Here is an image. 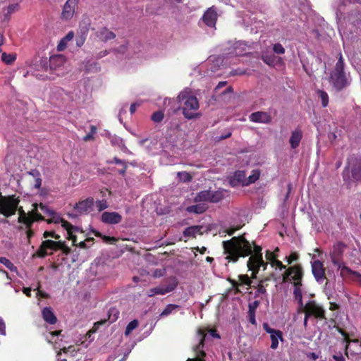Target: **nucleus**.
I'll list each match as a JSON object with an SVG mask.
<instances>
[{"instance_id":"62","label":"nucleus","mask_w":361,"mask_h":361,"mask_svg":"<svg viewBox=\"0 0 361 361\" xmlns=\"http://www.w3.org/2000/svg\"><path fill=\"white\" fill-rule=\"evenodd\" d=\"M74 37V33L73 31H70L63 39V41L68 42L73 39Z\"/></svg>"},{"instance_id":"46","label":"nucleus","mask_w":361,"mask_h":361,"mask_svg":"<svg viewBox=\"0 0 361 361\" xmlns=\"http://www.w3.org/2000/svg\"><path fill=\"white\" fill-rule=\"evenodd\" d=\"M273 51L278 54H283L285 53V49L280 43H276L273 46Z\"/></svg>"},{"instance_id":"59","label":"nucleus","mask_w":361,"mask_h":361,"mask_svg":"<svg viewBox=\"0 0 361 361\" xmlns=\"http://www.w3.org/2000/svg\"><path fill=\"white\" fill-rule=\"evenodd\" d=\"M42 180L41 178V176H37L35 178V184H34V187L35 188H40L41 185H42Z\"/></svg>"},{"instance_id":"14","label":"nucleus","mask_w":361,"mask_h":361,"mask_svg":"<svg viewBox=\"0 0 361 361\" xmlns=\"http://www.w3.org/2000/svg\"><path fill=\"white\" fill-rule=\"evenodd\" d=\"M311 265L312 274L317 282H322L326 279L325 268L320 260H314L311 262Z\"/></svg>"},{"instance_id":"55","label":"nucleus","mask_w":361,"mask_h":361,"mask_svg":"<svg viewBox=\"0 0 361 361\" xmlns=\"http://www.w3.org/2000/svg\"><path fill=\"white\" fill-rule=\"evenodd\" d=\"M26 228V235L27 238L30 240L34 235V231L32 230V227L20 226L19 229Z\"/></svg>"},{"instance_id":"34","label":"nucleus","mask_w":361,"mask_h":361,"mask_svg":"<svg viewBox=\"0 0 361 361\" xmlns=\"http://www.w3.org/2000/svg\"><path fill=\"white\" fill-rule=\"evenodd\" d=\"M139 322L137 319H133L128 323L125 330V336H129L131 332L138 326Z\"/></svg>"},{"instance_id":"22","label":"nucleus","mask_w":361,"mask_h":361,"mask_svg":"<svg viewBox=\"0 0 361 361\" xmlns=\"http://www.w3.org/2000/svg\"><path fill=\"white\" fill-rule=\"evenodd\" d=\"M96 37L103 42H106L109 40L116 38V34L109 30L106 27H103L97 30L95 33Z\"/></svg>"},{"instance_id":"12","label":"nucleus","mask_w":361,"mask_h":361,"mask_svg":"<svg viewBox=\"0 0 361 361\" xmlns=\"http://www.w3.org/2000/svg\"><path fill=\"white\" fill-rule=\"evenodd\" d=\"M262 326L264 330L270 334L271 341V348L276 349L279 346V340H283L282 331L271 328L267 323H264Z\"/></svg>"},{"instance_id":"50","label":"nucleus","mask_w":361,"mask_h":361,"mask_svg":"<svg viewBox=\"0 0 361 361\" xmlns=\"http://www.w3.org/2000/svg\"><path fill=\"white\" fill-rule=\"evenodd\" d=\"M266 259L271 262V264L276 259L277 256L274 252L267 250L265 255Z\"/></svg>"},{"instance_id":"56","label":"nucleus","mask_w":361,"mask_h":361,"mask_svg":"<svg viewBox=\"0 0 361 361\" xmlns=\"http://www.w3.org/2000/svg\"><path fill=\"white\" fill-rule=\"evenodd\" d=\"M102 239L105 243L113 244L117 241V239L115 237H111V236H106L104 235L102 236Z\"/></svg>"},{"instance_id":"7","label":"nucleus","mask_w":361,"mask_h":361,"mask_svg":"<svg viewBox=\"0 0 361 361\" xmlns=\"http://www.w3.org/2000/svg\"><path fill=\"white\" fill-rule=\"evenodd\" d=\"M20 203L19 197L15 195L1 197L0 214L6 217H10L16 213L17 206Z\"/></svg>"},{"instance_id":"32","label":"nucleus","mask_w":361,"mask_h":361,"mask_svg":"<svg viewBox=\"0 0 361 361\" xmlns=\"http://www.w3.org/2000/svg\"><path fill=\"white\" fill-rule=\"evenodd\" d=\"M106 323V319H101L100 321H98V322H95V323L94 324L93 327H92L90 330H89V331L87 332L86 336H86V338H90V337H91V336H92L93 334H94V333H96V332H97V331L98 330V329H99V327L100 326L104 325V324H105Z\"/></svg>"},{"instance_id":"39","label":"nucleus","mask_w":361,"mask_h":361,"mask_svg":"<svg viewBox=\"0 0 361 361\" xmlns=\"http://www.w3.org/2000/svg\"><path fill=\"white\" fill-rule=\"evenodd\" d=\"M352 176L354 179L361 181V164L353 168Z\"/></svg>"},{"instance_id":"19","label":"nucleus","mask_w":361,"mask_h":361,"mask_svg":"<svg viewBox=\"0 0 361 361\" xmlns=\"http://www.w3.org/2000/svg\"><path fill=\"white\" fill-rule=\"evenodd\" d=\"M101 220L103 223L106 224H117L121 221L122 216L120 214L116 212H104L102 214Z\"/></svg>"},{"instance_id":"48","label":"nucleus","mask_w":361,"mask_h":361,"mask_svg":"<svg viewBox=\"0 0 361 361\" xmlns=\"http://www.w3.org/2000/svg\"><path fill=\"white\" fill-rule=\"evenodd\" d=\"M43 237L44 238H47L51 237V238H54L56 240H59L60 238H61L59 235L56 234L54 231H44V233H43Z\"/></svg>"},{"instance_id":"4","label":"nucleus","mask_w":361,"mask_h":361,"mask_svg":"<svg viewBox=\"0 0 361 361\" xmlns=\"http://www.w3.org/2000/svg\"><path fill=\"white\" fill-rule=\"evenodd\" d=\"M209 336L220 338L219 334L215 329H209L207 328H199L197 329L195 335L197 344L192 347V350L195 353V357L188 358L187 361H204V357L206 356V353L203 348L204 347V342L209 338Z\"/></svg>"},{"instance_id":"42","label":"nucleus","mask_w":361,"mask_h":361,"mask_svg":"<svg viewBox=\"0 0 361 361\" xmlns=\"http://www.w3.org/2000/svg\"><path fill=\"white\" fill-rule=\"evenodd\" d=\"M96 132L97 127L95 126H91L90 132L83 137V140L85 142L93 140L94 139V135L96 133Z\"/></svg>"},{"instance_id":"49","label":"nucleus","mask_w":361,"mask_h":361,"mask_svg":"<svg viewBox=\"0 0 361 361\" xmlns=\"http://www.w3.org/2000/svg\"><path fill=\"white\" fill-rule=\"evenodd\" d=\"M40 209L48 216H50L51 214H54V210L49 209L47 206L43 204L42 203L39 204Z\"/></svg>"},{"instance_id":"57","label":"nucleus","mask_w":361,"mask_h":361,"mask_svg":"<svg viewBox=\"0 0 361 361\" xmlns=\"http://www.w3.org/2000/svg\"><path fill=\"white\" fill-rule=\"evenodd\" d=\"M247 314H248L249 322L252 324L256 325L257 322H256V319H255V312L248 311Z\"/></svg>"},{"instance_id":"21","label":"nucleus","mask_w":361,"mask_h":361,"mask_svg":"<svg viewBox=\"0 0 361 361\" xmlns=\"http://www.w3.org/2000/svg\"><path fill=\"white\" fill-rule=\"evenodd\" d=\"M203 22L209 27H214L216 23L217 13L214 7L209 8L203 15Z\"/></svg>"},{"instance_id":"30","label":"nucleus","mask_w":361,"mask_h":361,"mask_svg":"<svg viewBox=\"0 0 361 361\" xmlns=\"http://www.w3.org/2000/svg\"><path fill=\"white\" fill-rule=\"evenodd\" d=\"M336 330L343 336V341L345 343V353L348 354V350L349 349V346L351 342L357 343V340H350L348 337V334L344 330H343L339 326H336Z\"/></svg>"},{"instance_id":"6","label":"nucleus","mask_w":361,"mask_h":361,"mask_svg":"<svg viewBox=\"0 0 361 361\" xmlns=\"http://www.w3.org/2000/svg\"><path fill=\"white\" fill-rule=\"evenodd\" d=\"M301 310L300 312L305 313L304 326H307L308 319L313 317L319 320H326V311L314 300L307 302L305 305H299Z\"/></svg>"},{"instance_id":"16","label":"nucleus","mask_w":361,"mask_h":361,"mask_svg":"<svg viewBox=\"0 0 361 361\" xmlns=\"http://www.w3.org/2000/svg\"><path fill=\"white\" fill-rule=\"evenodd\" d=\"M338 269L341 270L340 275L343 279H357L360 280L361 279V274L357 271H353L348 267H347L345 262L341 263V264L336 265Z\"/></svg>"},{"instance_id":"61","label":"nucleus","mask_w":361,"mask_h":361,"mask_svg":"<svg viewBox=\"0 0 361 361\" xmlns=\"http://www.w3.org/2000/svg\"><path fill=\"white\" fill-rule=\"evenodd\" d=\"M67 42H68L63 41V39H62L57 46V49L59 51H63L66 48Z\"/></svg>"},{"instance_id":"3","label":"nucleus","mask_w":361,"mask_h":361,"mask_svg":"<svg viewBox=\"0 0 361 361\" xmlns=\"http://www.w3.org/2000/svg\"><path fill=\"white\" fill-rule=\"evenodd\" d=\"M177 99L180 104L183 114L185 118L193 119L200 116L201 114L196 112L200 107L199 102L190 90H184L180 92Z\"/></svg>"},{"instance_id":"63","label":"nucleus","mask_w":361,"mask_h":361,"mask_svg":"<svg viewBox=\"0 0 361 361\" xmlns=\"http://www.w3.org/2000/svg\"><path fill=\"white\" fill-rule=\"evenodd\" d=\"M109 51L107 50H104V51H99L97 56H96V59H102L104 56H106L108 54H109Z\"/></svg>"},{"instance_id":"33","label":"nucleus","mask_w":361,"mask_h":361,"mask_svg":"<svg viewBox=\"0 0 361 361\" xmlns=\"http://www.w3.org/2000/svg\"><path fill=\"white\" fill-rule=\"evenodd\" d=\"M180 307L178 305L175 304H169L166 305L165 309L162 311V312L160 314L161 317H166L171 314L173 311H174L176 309H179Z\"/></svg>"},{"instance_id":"8","label":"nucleus","mask_w":361,"mask_h":361,"mask_svg":"<svg viewBox=\"0 0 361 361\" xmlns=\"http://www.w3.org/2000/svg\"><path fill=\"white\" fill-rule=\"evenodd\" d=\"M49 217V219L45 220L47 222V224L61 223V226L67 231V239L71 240L73 241V244L75 245L77 241V237L75 235H74V233L79 231V228L73 226L70 222L64 220L56 212H54V214H51Z\"/></svg>"},{"instance_id":"31","label":"nucleus","mask_w":361,"mask_h":361,"mask_svg":"<svg viewBox=\"0 0 361 361\" xmlns=\"http://www.w3.org/2000/svg\"><path fill=\"white\" fill-rule=\"evenodd\" d=\"M119 311L116 307H111L108 311V319H106V322L109 321V324H112L115 322L119 317Z\"/></svg>"},{"instance_id":"10","label":"nucleus","mask_w":361,"mask_h":361,"mask_svg":"<svg viewBox=\"0 0 361 361\" xmlns=\"http://www.w3.org/2000/svg\"><path fill=\"white\" fill-rule=\"evenodd\" d=\"M60 243V240L58 241H54L52 240H43L39 247L37 252L33 255V257H38L40 258H44L47 256L49 254L47 252L48 250L57 251L59 250V245Z\"/></svg>"},{"instance_id":"27","label":"nucleus","mask_w":361,"mask_h":361,"mask_svg":"<svg viewBox=\"0 0 361 361\" xmlns=\"http://www.w3.org/2000/svg\"><path fill=\"white\" fill-rule=\"evenodd\" d=\"M302 138V133L300 130L296 129L292 132L289 140L290 145L293 149H295L300 145Z\"/></svg>"},{"instance_id":"36","label":"nucleus","mask_w":361,"mask_h":361,"mask_svg":"<svg viewBox=\"0 0 361 361\" xmlns=\"http://www.w3.org/2000/svg\"><path fill=\"white\" fill-rule=\"evenodd\" d=\"M0 263L6 266L11 271H17V267L6 257H1Z\"/></svg>"},{"instance_id":"37","label":"nucleus","mask_w":361,"mask_h":361,"mask_svg":"<svg viewBox=\"0 0 361 361\" xmlns=\"http://www.w3.org/2000/svg\"><path fill=\"white\" fill-rule=\"evenodd\" d=\"M179 180L184 183H189L192 180V176L186 171H180L177 173Z\"/></svg>"},{"instance_id":"35","label":"nucleus","mask_w":361,"mask_h":361,"mask_svg":"<svg viewBox=\"0 0 361 361\" xmlns=\"http://www.w3.org/2000/svg\"><path fill=\"white\" fill-rule=\"evenodd\" d=\"M317 95L322 100V105L323 107H326L329 104V95L328 94L324 91L319 90H317Z\"/></svg>"},{"instance_id":"44","label":"nucleus","mask_w":361,"mask_h":361,"mask_svg":"<svg viewBox=\"0 0 361 361\" xmlns=\"http://www.w3.org/2000/svg\"><path fill=\"white\" fill-rule=\"evenodd\" d=\"M96 206L98 211L102 212L109 207V204L106 200H102L96 202Z\"/></svg>"},{"instance_id":"28","label":"nucleus","mask_w":361,"mask_h":361,"mask_svg":"<svg viewBox=\"0 0 361 361\" xmlns=\"http://www.w3.org/2000/svg\"><path fill=\"white\" fill-rule=\"evenodd\" d=\"M239 282L235 281H231V283L233 288H236L239 286L247 285L250 287H252V281L250 278L247 274H241L238 276Z\"/></svg>"},{"instance_id":"29","label":"nucleus","mask_w":361,"mask_h":361,"mask_svg":"<svg viewBox=\"0 0 361 361\" xmlns=\"http://www.w3.org/2000/svg\"><path fill=\"white\" fill-rule=\"evenodd\" d=\"M207 209V206L205 204L200 203L188 207L186 211L189 213L200 214L204 213Z\"/></svg>"},{"instance_id":"47","label":"nucleus","mask_w":361,"mask_h":361,"mask_svg":"<svg viewBox=\"0 0 361 361\" xmlns=\"http://www.w3.org/2000/svg\"><path fill=\"white\" fill-rule=\"evenodd\" d=\"M264 280H262L259 281L257 286H252L257 289V291L259 294H265L267 293V290L265 288V286H264Z\"/></svg>"},{"instance_id":"11","label":"nucleus","mask_w":361,"mask_h":361,"mask_svg":"<svg viewBox=\"0 0 361 361\" xmlns=\"http://www.w3.org/2000/svg\"><path fill=\"white\" fill-rule=\"evenodd\" d=\"M346 245L342 242H337L333 246L330 252L331 262L334 266L343 262V257Z\"/></svg>"},{"instance_id":"24","label":"nucleus","mask_w":361,"mask_h":361,"mask_svg":"<svg viewBox=\"0 0 361 361\" xmlns=\"http://www.w3.org/2000/svg\"><path fill=\"white\" fill-rule=\"evenodd\" d=\"M203 228L204 227L201 225H195L187 227L183 231V235L185 237L188 238H196L197 235H202L203 234Z\"/></svg>"},{"instance_id":"38","label":"nucleus","mask_w":361,"mask_h":361,"mask_svg":"<svg viewBox=\"0 0 361 361\" xmlns=\"http://www.w3.org/2000/svg\"><path fill=\"white\" fill-rule=\"evenodd\" d=\"M259 176H260V173L259 171H257V170L253 171L252 174L248 176V178H247L246 182L244 183V185H247L249 184L256 182L259 178Z\"/></svg>"},{"instance_id":"13","label":"nucleus","mask_w":361,"mask_h":361,"mask_svg":"<svg viewBox=\"0 0 361 361\" xmlns=\"http://www.w3.org/2000/svg\"><path fill=\"white\" fill-rule=\"evenodd\" d=\"M65 61L64 57L62 55L52 56L48 61L47 57L41 59V65L44 70H47V64L49 63L50 69H56L57 67L63 66Z\"/></svg>"},{"instance_id":"58","label":"nucleus","mask_w":361,"mask_h":361,"mask_svg":"<svg viewBox=\"0 0 361 361\" xmlns=\"http://www.w3.org/2000/svg\"><path fill=\"white\" fill-rule=\"evenodd\" d=\"M262 59L265 63L268 65H271L274 62V59H272L271 56H263L262 57Z\"/></svg>"},{"instance_id":"52","label":"nucleus","mask_w":361,"mask_h":361,"mask_svg":"<svg viewBox=\"0 0 361 361\" xmlns=\"http://www.w3.org/2000/svg\"><path fill=\"white\" fill-rule=\"evenodd\" d=\"M260 302L258 300H255L251 302L248 305V311L255 312L257 308L259 307Z\"/></svg>"},{"instance_id":"26","label":"nucleus","mask_w":361,"mask_h":361,"mask_svg":"<svg viewBox=\"0 0 361 361\" xmlns=\"http://www.w3.org/2000/svg\"><path fill=\"white\" fill-rule=\"evenodd\" d=\"M32 209L27 212L29 215V219L32 221V226L35 221L45 220L44 217L40 213L38 212V207H39V204H38L37 203H34L32 204Z\"/></svg>"},{"instance_id":"20","label":"nucleus","mask_w":361,"mask_h":361,"mask_svg":"<svg viewBox=\"0 0 361 361\" xmlns=\"http://www.w3.org/2000/svg\"><path fill=\"white\" fill-rule=\"evenodd\" d=\"M249 119L254 123H269L271 121V116L265 111H256L250 115Z\"/></svg>"},{"instance_id":"5","label":"nucleus","mask_w":361,"mask_h":361,"mask_svg":"<svg viewBox=\"0 0 361 361\" xmlns=\"http://www.w3.org/2000/svg\"><path fill=\"white\" fill-rule=\"evenodd\" d=\"M329 82L338 92L341 91L350 85L344 72V61L341 53L335 68L330 74Z\"/></svg>"},{"instance_id":"23","label":"nucleus","mask_w":361,"mask_h":361,"mask_svg":"<svg viewBox=\"0 0 361 361\" xmlns=\"http://www.w3.org/2000/svg\"><path fill=\"white\" fill-rule=\"evenodd\" d=\"M16 212L18 214V222L25 227H32V221L29 219L27 212H25L22 206H17Z\"/></svg>"},{"instance_id":"18","label":"nucleus","mask_w":361,"mask_h":361,"mask_svg":"<svg viewBox=\"0 0 361 361\" xmlns=\"http://www.w3.org/2000/svg\"><path fill=\"white\" fill-rule=\"evenodd\" d=\"M176 283H173L166 286L154 287L153 288L149 289L147 291V296L150 298L154 296L155 295H164L166 293L173 291L176 288Z\"/></svg>"},{"instance_id":"60","label":"nucleus","mask_w":361,"mask_h":361,"mask_svg":"<svg viewBox=\"0 0 361 361\" xmlns=\"http://www.w3.org/2000/svg\"><path fill=\"white\" fill-rule=\"evenodd\" d=\"M108 163L109 164H121L123 165L126 164V161L123 160H121L117 157H114L112 160L109 161Z\"/></svg>"},{"instance_id":"64","label":"nucleus","mask_w":361,"mask_h":361,"mask_svg":"<svg viewBox=\"0 0 361 361\" xmlns=\"http://www.w3.org/2000/svg\"><path fill=\"white\" fill-rule=\"evenodd\" d=\"M329 310L331 311L336 310L339 309V305L336 302H331L329 303Z\"/></svg>"},{"instance_id":"2","label":"nucleus","mask_w":361,"mask_h":361,"mask_svg":"<svg viewBox=\"0 0 361 361\" xmlns=\"http://www.w3.org/2000/svg\"><path fill=\"white\" fill-rule=\"evenodd\" d=\"M304 270L300 264L288 267L282 274V282L290 283L293 285V296L298 305L302 306V279Z\"/></svg>"},{"instance_id":"54","label":"nucleus","mask_w":361,"mask_h":361,"mask_svg":"<svg viewBox=\"0 0 361 361\" xmlns=\"http://www.w3.org/2000/svg\"><path fill=\"white\" fill-rule=\"evenodd\" d=\"M18 8V4H10L7 7V15H11V13H14Z\"/></svg>"},{"instance_id":"25","label":"nucleus","mask_w":361,"mask_h":361,"mask_svg":"<svg viewBox=\"0 0 361 361\" xmlns=\"http://www.w3.org/2000/svg\"><path fill=\"white\" fill-rule=\"evenodd\" d=\"M42 315L44 320L49 324H55L57 322V318L50 307H44L42 311Z\"/></svg>"},{"instance_id":"1","label":"nucleus","mask_w":361,"mask_h":361,"mask_svg":"<svg viewBox=\"0 0 361 361\" xmlns=\"http://www.w3.org/2000/svg\"><path fill=\"white\" fill-rule=\"evenodd\" d=\"M224 253L226 255V259L228 262H237L240 257L250 256L247 262L249 270L252 271V278L257 277L260 267L267 269V263L262 258V248L250 243L245 238V233L239 236H234L231 239L223 241Z\"/></svg>"},{"instance_id":"9","label":"nucleus","mask_w":361,"mask_h":361,"mask_svg":"<svg viewBox=\"0 0 361 361\" xmlns=\"http://www.w3.org/2000/svg\"><path fill=\"white\" fill-rule=\"evenodd\" d=\"M226 190L212 191L210 190H202L197 193L194 198L195 202H209L217 203L222 200Z\"/></svg>"},{"instance_id":"45","label":"nucleus","mask_w":361,"mask_h":361,"mask_svg":"<svg viewBox=\"0 0 361 361\" xmlns=\"http://www.w3.org/2000/svg\"><path fill=\"white\" fill-rule=\"evenodd\" d=\"M61 250L63 254L68 255L71 253V249L66 244L65 241L60 240L59 250Z\"/></svg>"},{"instance_id":"53","label":"nucleus","mask_w":361,"mask_h":361,"mask_svg":"<svg viewBox=\"0 0 361 361\" xmlns=\"http://www.w3.org/2000/svg\"><path fill=\"white\" fill-rule=\"evenodd\" d=\"M271 265L277 267L280 270H283V269L286 270L287 269L286 266L283 264V263L281 261L278 260L277 259H276L271 263Z\"/></svg>"},{"instance_id":"17","label":"nucleus","mask_w":361,"mask_h":361,"mask_svg":"<svg viewBox=\"0 0 361 361\" xmlns=\"http://www.w3.org/2000/svg\"><path fill=\"white\" fill-rule=\"evenodd\" d=\"M94 204V200L93 197H87L76 203L74 206V209L80 214L89 213L92 211Z\"/></svg>"},{"instance_id":"40","label":"nucleus","mask_w":361,"mask_h":361,"mask_svg":"<svg viewBox=\"0 0 361 361\" xmlns=\"http://www.w3.org/2000/svg\"><path fill=\"white\" fill-rule=\"evenodd\" d=\"M164 117V114L162 111H157L152 114L151 119L155 123L161 122Z\"/></svg>"},{"instance_id":"51","label":"nucleus","mask_w":361,"mask_h":361,"mask_svg":"<svg viewBox=\"0 0 361 361\" xmlns=\"http://www.w3.org/2000/svg\"><path fill=\"white\" fill-rule=\"evenodd\" d=\"M61 352L64 353H67L68 352H76L75 348L74 345H70L68 347H63L61 350L57 353V355L59 357L61 355Z\"/></svg>"},{"instance_id":"41","label":"nucleus","mask_w":361,"mask_h":361,"mask_svg":"<svg viewBox=\"0 0 361 361\" xmlns=\"http://www.w3.org/2000/svg\"><path fill=\"white\" fill-rule=\"evenodd\" d=\"M1 60L6 64H11L16 60V56L4 52L1 54Z\"/></svg>"},{"instance_id":"15","label":"nucleus","mask_w":361,"mask_h":361,"mask_svg":"<svg viewBox=\"0 0 361 361\" xmlns=\"http://www.w3.org/2000/svg\"><path fill=\"white\" fill-rule=\"evenodd\" d=\"M79 1L80 0H67L62 9V18L66 20L71 19Z\"/></svg>"},{"instance_id":"43","label":"nucleus","mask_w":361,"mask_h":361,"mask_svg":"<svg viewBox=\"0 0 361 361\" xmlns=\"http://www.w3.org/2000/svg\"><path fill=\"white\" fill-rule=\"evenodd\" d=\"M286 259L288 264H291L299 259V254L297 252H292L289 256L286 257Z\"/></svg>"}]
</instances>
